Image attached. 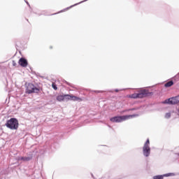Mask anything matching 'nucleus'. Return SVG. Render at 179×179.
Listing matches in <instances>:
<instances>
[{"mask_svg":"<svg viewBox=\"0 0 179 179\" xmlns=\"http://www.w3.org/2000/svg\"><path fill=\"white\" fill-rule=\"evenodd\" d=\"M18 64L23 68H26V66H27V60L24 58H20Z\"/></svg>","mask_w":179,"mask_h":179,"instance_id":"0eeeda50","label":"nucleus"},{"mask_svg":"<svg viewBox=\"0 0 179 179\" xmlns=\"http://www.w3.org/2000/svg\"><path fill=\"white\" fill-rule=\"evenodd\" d=\"M178 115H179V110H178Z\"/></svg>","mask_w":179,"mask_h":179,"instance_id":"4be33fe9","label":"nucleus"},{"mask_svg":"<svg viewBox=\"0 0 179 179\" xmlns=\"http://www.w3.org/2000/svg\"><path fill=\"white\" fill-rule=\"evenodd\" d=\"M71 99H72V95H69V94H64V101H68L69 100H71Z\"/></svg>","mask_w":179,"mask_h":179,"instance_id":"9b49d317","label":"nucleus"},{"mask_svg":"<svg viewBox=\"0 0 179 179\" xmlns=\"http://www.w3.org/2000/svg\"><path fill=\"white\" fill-rule=\"evenodd\" d=\"M64 95H59L57 96L56 99L57 100V101H64Z\"/></svg>","mask_w":179,"mask_h":179,"instance_id":"4468645a","label":"nucleus"},{"mask_svg":"<svg viewBox=\"0 0 179 179\" xmlns=\"http://www.w3.org/2000/svg\"><path fill=\"white\" fill-rule=\"evenodd\" d=\"M39 92L40 90L32 83H29L26 89V92L28 93V94H31V93H38Z\"/></svg>","mask_w":179,"mask_h":179,"instance_id":"20e7f679","label":"nucleus"},{"mask_svg":"<svg viewBox=\"0 0 179 179\" xmlns=\"http://www.w3.org/2000/svg\"><path fill=\"white\" fill-rule=\"evenodd\" d=\"M149 145H150V141H149V139H147L144 146L143 147V152L145 157H148L150 155V147Z\"/></svg>","mask_w":179,"mask_h":179,"instance_id":"7ed1b4c3","label":"nucleus"},{"mask_svg":"<svg viewBox=\"0 0 179 179\" xmlns=\"http://www.w3.org/2000/svg\"><path fill=\"white\" fill-rule=\"evenodd\" d=\"M52 87L54 89V90H57L58 87H57V85H55V83H52Z\"/></svg>","mask_w":179,"mask_h":179,"instance_id":"dca6fc26","label":"nucleus"},{"mask_svg":"<svg viewBox=\"0 0 179 179\" xmlns=\"http://www.w3.org/2000/svg\"><path fill=\"white\" fill-rule=\"evenodd\" d=\"M18 160H22L23 162H29L31 160V157H21L18 158Z\"/></svg>","mask_w":179,"mask_h":179,"instance_id":"1a4fd4ad","label":"nucleus"},{"mask_svg":"<svg viewBox=\"0 0 179 179\" xmlns=\"http://www.w3.org/2000/svg\"><path fill=\"white\" fill-rule=\"evenodd\" d=\"M135 117H138V115H128L123 116H115L110 118L111 122H122V121H127V120H131V118H135Z\"/></svg>","mask_w":179,"mask_h":179,"instance_id":"f257e3e1","label":"nucleus"},{"mask_svg":"<svg viewBox=\"0 0 179 179\" xmlns=\"http://www.w3.org/2000/svg\"><path fill=\"white\" fill-rule=\"evenodd\" d=\"M71 100H73V101H82V99L73 95H71Z\"/></svg>","mask_w":179,"mask_h":179,"instance_id":"f8f14e48","label":"nucleus"},{"mask_svg":"<svg viewBox=\"0 0 179 179\" xmlns=\"http://www.w3.org/2000/svg\"><path fill=\"white\" fill-rule=\"evenodd\" d=\"M13 66H16V62H15V61H13Z\"/></svg>","mask_w":179,"mask_h":179,"instance_id":"6ab92c4d","label":"nucleus"},{"mask_svg":"<svg viewBox=\"0 0 179 179\" xmlns=\"http://www.w3.org/2000/svg\"><path fill=\"white\" fill-rule=\"evenodd\" d=\"M95 93H102L103 91H94Z\"/></svg>","mask_w":179,"mask_h":179,"instance_id":"aec40b11","label":"nucleus"},{"mask_svg":"<svg viewBox=\"0 0 179 179\" xmlns=\"http://www.w3.org/2000/svg\"><path fill=\"white\" fill-rule=\"evenodd\" d=\"M6 127L10 129H17L19 128V122L15 118H11L7 121Z\"/></svg>","mask_w":179,"mask_h":179,"instance_id":"f03ea898","label":"nucleus"},{"mask_svg":"<svg viewBox=\"0 0 179 179\" xmlns=\"http://www.w3.org/2000/svg\"><path fill=\"white\" fill-rule=\"evenodd\" d=\"M86 1H87V0H84L83 1H80L78 3H76V4L73 5V6H71L70 7H69V8H66L64 10H62L60 12H65V10H68V9H71V8H73V6H76L77 5H79V3H83V2H86Z\"/></svg>","mask_w":179,"mask_h":179,"instance_id":"9d476101","label":"nucleus"},{"mask_svg":"<svg viewBox=\"0 0 179 179\" xmlns=\"http://www.w3.org/2000/svg\"><path fill=\"white\" fill-rule=\"evenodd\" d=\"M134 110H135V108H130V109L124 110L122 111V113H127V111H134Z\"/></svg>","mask_w":179,"mask_h":179,"instance_id":"a211bd4d","label":"nucleus"},{"mask_svg":"<svg viewBox=\"0 0 179 179\" xmlns=\"http://www.w3.org/2000/svg\"><path fill=\"white\" fill-rule=\"evenodd\" d=\"M174 85V83L173 81H169L168 83H165L164 86L165 87H171Z\"/></svg>","mask_w":179,"mask_h":179,"instance_id":"ddd939ff","label":"nucleus"},{"mask_svg":"<svg viewBox=\"0 0 179 179\" xmlns=\"http://www.w3.org/2000/svg\"><path fill=\"white\" fill-rule=\"evenodd\" d=\"M171 117V113H167L165 115V118H170Z\"/></svg>","mask_w":179,"mask_h":179,"instance_id":"f3484780","label":"nucleus"},{"mask_svg":"<svg viewBox=\"0 0 179 179\" xmlns=\"http://www.w3.org/2000/svg\"><path fill=\"white\" fill-rule=\"evenodd\" d=\"M138 99H143V97H146L148 96V92L145 90H141L137 93Z\"/></svg>","mask_w":179,"mask_h":179,"instance_id":"423d86ee","label":"nucleus"},{"mask_svg":"<svg viewBox=\"0 0 179 179\" xmlns=\"http://www.w3.org/2000/svg\"><path fill=\"white\" fill-rule=\"evenodd\" d=\"M173 173H166L164 175H158L153 177V179H163L164 177H170Z\"/></svg>","mask_w":179,"mask_h":179,"instance_id":"6e6552de","label":"nucleus"},{"mask_svg":"<svg viewBox=\"0 0 179 179\" xmlns=\"http://www.w3.org/2000/svg\"><path fill=\"white\" fill-rule=\"evenodd\" d=\"M115 92H118V90H115Z\"/></svg>","mask_w":179,"mask_h":179,"instance_id":"412c9836","label":"nucleus"},{"mask_svg":"<svg viewBox=\"0 0 179 179\" xmlns=\"http://www.w3.org/2000/svg\"><path fill=\"white\" fill-rule=\"evenodd\" d=\"M131 99H138V93L132 94L129 96Z\"/></svg>","mask_w":179,"mask_h":179,"instance_id":"2eb2a0df","label":"nucleus"},{"mask_svg":"<svg viewBox=\"0 0 179 179\" xmlns=\"http://www.w3.org/2000/svg\"><path fill=\"white\" fill-rule=\"evenodd\" d=\"M165 103L166 104H178L179 103V95L177 96H174L172 98H169V99H166L164 101Z\"/></svg>","mask_w":179,"mask_h":179,"instance_id":"39448f33","label":"nucleus"}]
</instances>
